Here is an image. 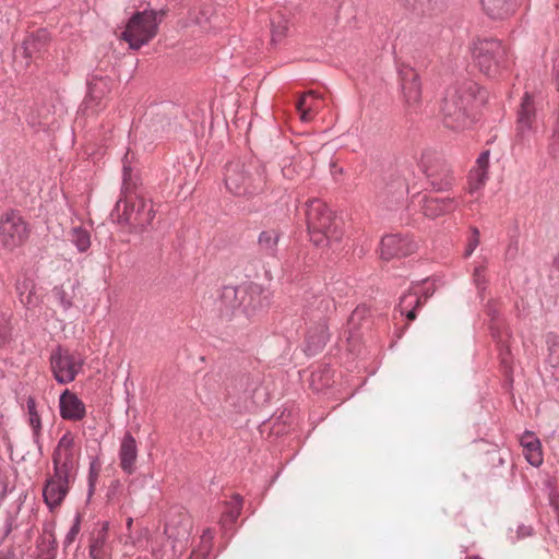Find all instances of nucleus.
Masks as SVG:
<instances>
[{
	"instance_id": "obj_3",
	"label": "nucleus",
	"mask_w": 559,
	"mask_h": 559,
	"mask_svg": "<svg viewBox=\"0 0 559 559\" xmlns=\"http://www.w3.org/2000/svg\"><path fill=\"white\" fill-rule=\"evenodd\" d=\"M224 181L230 193L252 198L266 189L265 166L253 157L229 162L225 166Z\"/></svg>"
},
{
	"instance_id": "obj_9",
	"label": "nucleus",
	"mask_w": 559,
	"mask_h": 559,
	"mask_svg": "<svg viewBox=\"0 0 559 559\" xmlns=\"http://www.w3.org/2000/svg\"><path fill=\"white\" fill-rule=\"evenodd\" d=\"M28 223L19 211L10 210L0 217V246L8 250L23 246L29 237Z\"/></svg>"
},
{
	"instance_id": "obj_45",
	"label": "nucleus",
	"mask_w": 559,
	"mask_h": 559,
	"mask_svg": "<svg viewBox=\"0 0 559 559\" xmlns=\"http://www.w3.org/2000/svg\"><path fill=\"white\" fill-rule=\"evenodd\" d=\"M80 528H81V516L76 515L72 527L70 528V531L68 532V534L66 536L64 543L67 545H71L74 542V539L76 538V536L80 532Z\"/></svg>"
},
{
	"instance_id": "obj_4",
	"label": "nucleus",
	"mask_w": 559,
	"mask_h": 559,
	"mask_svg": "<svg viewBox=\"0 0 559 559\" xmlns=\"http://www.w3.org/2000/svg\"><path fill=\"white\" fill-rule=\"evenodd\" d=\"M306 222L310 240L317 247H329L342 238L334 213L319 199L307 203Z\"/></svg>"
},
{
	"instance_id": "obj_26",
	"label": "nucleus",
	"mask_w": 559,
	"mask_h": 559,
	"mask_svg": "<svg viewBox=\"0 0 559 559\" xmlns=\"http://www.w3.org/2000/svg\"><path fill=\"white\" fill-rule=\"evenodd\" d=\"M16 292L19 294L20 301L26 308L36 307L39 304V297L35 292V283L31 278H23L16 282Z\"/></svg>"
},
{
	"instance_id": "obj_14",
	"label": "nucleus",
	"mask_w": 559,
	"mask_h": 559,
	"mask_svg": "<svg viewBox=\"0 0 559 559\" xmlns=\"http://www.w3.org/2000/svg\"><path fill=\"white\" fill-rule=\"evenodd\" d=\"M416 250V243L407 236L399 234L386 235L381 239L380 255L383 260H392L412 254Z\"/></svg>"
},
{
	"instance_id": "obj_53",
	"label": "nucleus",
	"mask_w": 559,
	"mask_h": 559,
	"mask_svg": "<svg viewBox=\"0 0 559 559\" xmlns=\"http://www.w3.org/2000/svg\"><path fill=\"white\" fill-rule=\"evenodd\" d=\"M132 522H133V521H132V519H131V518H129V519H128V521H127V526H128V528H130V527H131Z\"/></svg>"
},
{
	"instance_id": "obj_54",
	"label": "nucleus",
	"mask_w": 559,
	"mask_h": 559,
	"mask_svg": "<svg viewBox=\"0 0 559 559\" xmlns=\"http://www.w3.org/2000/svg\"><path fill=\"white\" fill-rule=\"evenodd\" d=\"M284 266H285L286 270H288L292 265H290L289 261H286Z\"/></svg>"
},
{
	"instance_id": "obj_41",
	"label": "nucleus",
	"mask_w": 559,
	"mask_h": 559,
	"mask_svg": "<svg viewBox=\"0 0 559 559\" xmlns=\"http://www.w3.org/2000/svg\"><path fill=\"white\" fill-rule=\"evenodd\" d=\"M549 362L555 367L559 364V342L556 337L548 340Z\"/></svg>"
},
{
	"instance_id": "obj_35",
	"label": "nucleus",
	"mask_w": 559,
	"mask_h": 559,
	"mask_svg": "<svg viewBox=\"0 0 559 559\" xmlns=\"http://www.w3.org/2000/svg\"><path fill=\"white\" fill-rule=\"evenodd\" d=\"M52 295L64 310H68L72 307V296L64 289L62 285L55 286L52 289Z\"/></svg>"
},
{
	"instance_id": "obj_48",
	"label": "nucleus",
	"mask_w": 559,
	"mask_h": 559,
	"mask_svg": "<svg viewBox=\"0 0 559 559\" xmlns=\"http://www.w3.org/2000/svg\"><path fill=\"white\" fill-rule=\"evenodd\" d=\"M99 84L105 85V81L99 80V81H96V82L90 84L88 94H90L91 99L100 98V95L98 94V91H97V86Z\"/></svg>"
},
{
	"instance_id": "obj_43",
	"label": "nucleus",
	"mask_w": 559,
	"mask_h": 559,
	"mask_svg": "<svg viewBox=\"0 0 559 559\" xmlns=\"http://www.w3.org/2000/svg\"><path fill=\"white\" fill-rule=\"evenodd\" d=\"M547 153L554 158L559 156V135L550 134L548 136Z\"/></svg>"
},
{
	"instance_id": "obj_52",
	"label": "nucleus",
	"mask_w": 559,
	"mask_h": 559,
	"mask_svg": "<svg viewBox=\"0 0 559 559\" xmlns=\"http://www.w3.org/2000/svg\"><path fill=\"white\" fill-rule=\"evenodd\" d=\"M554 267L559 271V253L554 259Z\"/></svg>"
},
{
	"instance_id": "obj_47",
	"label": "nucleus",
	"mask_w": 559,
	"mask_h": 559,
	"mask_svg": "<svg viewBox=\"0 0 559 559\" xmlns=\"http://www.w3.org/2000/svg\"><path fill=\"white\" fill-rule=\"evenodd\" d=\"M550 134L559 135V107L554 111L551 116Z\"/></svg>"
},
{
	"instance_id": "obj_1",
	"label": "nucleus",
	"mask_w": 559,
	"mask_h": 559,
	"mask_svg": "<svg viewBox=\"0 0 559 559\" xmlns=\"http://www.w3.org/2000/svg\"><path fill=\"white\" fill-rule=\"evenodd\" d=\"M479 86L472 80L450 86L442 99L440 112L445 128L464 130L475 120V100Z\"/></svg>"
},
{
	"instance_id": "obj_50",
	"label": "nucleus",
	"mask_w": 559,
	"mask_h": 559,
	"mask_svg": "<svg viewBox=\"0 0 559 559\" xmlns=\"http://www.w3.org/2000/svg\"><path fill=\"white\" fill-rule=\"evenodd\" d=\"M234 500H235V504H236V511H235V514L234 512L231 513L233 516H237L239 514V508H240V504H241V499L238 495H235L234 496Z\"/></svg>"
},
{
	"instance_id": "obj_18",
	"label": "nucleus",
	"mask_w": 559,
	"mask_h": 559,
	"mask_svg": "<svg viewBox=\"0 0 559 559\" xmlns=\"http://www.w3.org/2000/svg\"><path fill=\"white\" fill-rule=\"evenodd\" d=\"M536 121V105L533 97L525 93L518 109L516 136L522 140L533 131Z\"/></svg>"
},
{
	"instance_id": "obj_31",
	"label": "nucleus",
	"mask_w": 559,
	"mask_h": 559,
	"mask_svg": "<svg viewBox=\"0 0 559 559\" xmlns=\"http://www.w3.org/2000/svg\"><path fill=\"white\" fill-rule=\"evenodd\" d=\"M71 242L80 252H85L91 246L90 233L82 227H74L71 230Z\"/></svg>"
},
{
	"instance_id": "obj_34",
	"label": "nucleus",
	"mask_w": 559,
	"mask_h": 559,
	"mask_svg": "<svg viewBox=\"0 0 559 559\" xmlns=\"http://www.w3.org/2000/svg\"><path fill=\"white\" fill-rule=\"evenodd\" d=\"M130 152L128 151L122 159V190L129 191L131 187L134 185L132 181V168L130 165Z\"/></svg>"
},
{
	"instance_id": "obj_12",
	"label": "nucleus",
	"mask_w": 559,
	"mask_h": 559,
	"mask_svg": "<svg viewBox=\"0 0 559 559\" xmlns=\"http://www.w3.org/2000/svg\"><path fill=\"white\" fill-rule=\"evenodd\" d=\"M408 193V183L406 179L393 173L383 179V183L378 191V201L389 210H394L403 204Z\"/></svg>"
},
{
	"instance_id": "obj_30",
	"label": "nucleus",
	"mask_w": 559,
	"mask_h": 559,
	"mask_svg": "<svg viewBox=\"0 0 559 559\" xmlns=\"http://www.w3.org/2000/svg\"><path fill=\"white\" fill-rule=\"evenodd\" d=\"M255 390V383L249 376L242 374L234 380L233 391L235 394L243 395L246 399L250 397Z\"/></svg>"
},
{
	"instance_id": "obj_57",
	"label": "nucleus",
	"mask_w": 559,
	"mask_h": 559,
	"mask_svg": "<svg viewBox=\"0 0 559 559\" xmlns=\"http://www.w3.org/2000/svg\"><path fill=\"white\" fill-rule=\"evenodd\" d=\"M204 535H209V537H211V530H207Z\"/></svg>"
},
{
	"instance_id": "obj_7",
	"label": "nucleus",
	"mask_w": 559,
	"mask_h": 559,
	"mask_svg": "<svg viewBox=\"0 0 559 559\" xmlns=\"http://www.w3.org/2000/svg\"><path fill=\"white\" fill-rule=\"evenodd\" d=\"M163 14V11L158 13L154 10L135 12L129 19L126 29L121 33V38L129 44L130 49H140L156 36L162 21L158 15Z\"/></svg>"
},
{
	"instance_id": "obj_32",
	"label": "nucleus",
	"mask_w": 559,
	"mask_h": 559,
	"mask_svg": "<svg viewBox=\"0 0 559 559\" xmlns=\"http://www.w3.org/2000/svg\"><path fill=\"white\" fill-rule=\"evenodd\" d=\"M311 97H318L316 92L310 91L307 94L302 95L298 102H297V109L300 112V119L305 122L309 121L311 119V112L316 109L313 104H308L307 98Z\"/></svg>"
},
{
	"instance_id": "obj_55",
	"label": "nucleus",
	"mask_w": 559,
	"mask_h": 559,
	"mask_svg": "<svg viewBox=\"0 0 559 559\" xmlns=\"http://www.w3.org/2000/svg\"><path fill=\"white\" fill-rule=\"evenodd\" d=\"M0 559H9V556L5 554H0Z\"/></svg>"
},
{
	"instance_id": "obj_59",
	"label": "nucleus",
	"mask_w": 559,
	"mask_h": 559,
	"mask_svg": "<svg viewBox=\"0 0 559 559\" xmlns=\"http://www.w3.org/2000/svg\"><path fill=\"white\" fill-rule=\"evenodd\" d=\"M468 559H481V558H479V557H471Z\"/></svg>"
},
{
	"instance_id": "obj_8",
	"label": "nucleus",
	"mask_w": 559,
	"mask_h": 559,
	"mask_svg": "<svg viewBox=\"0 0 559 559\" xmlns=\"http://www.w3.org/2000/svg\"><path fill=\"white\" fill-rule=\"evenodd\" d=\"M114 213H117L118 223L126 224L132 231L143 233L151 226L155 217V210L151 200L135 197L130 200H119Z\"/></svg>"
},
{
	"instance_id": "obj_21",
	"label": "nucleus",
	"mask_w": 559,
	"mask_h": 559,
	"mask_svg": "<svg viewBox=\"0 0 559 559\" xmlns=\"http://www.w3.org/2000/svg\"><path fill=\"white\" fill-rule=\"evenodd\" d=\"M138 457V445L134 437L127 431L121 440L119 449L120 466L127 473H132Z\"/></svg>"
},
{
	"instance_id": "obj_11",
	"label": "nucleus",
	"mask_w": 559,
	"mask_h": 559,
	"mask_svg": "<svg viewBox=\"0 0 559 559\" xmlns=\"http://www.w3.org/2000/svg\"><path fill=\"white\" fill-rule=\"evenodd\" d=\"M84 365V359L79 353L58 345L50 354V368L55 380L59 384H68L74 381Z\"/></svg>"
},
{
	"instance_id": "obj_37",
	"label": "nucleus",
	"mask_w": 559,
	"mask_h": 559,
	"mask_svg": "<svg viewBox=\"0 0 559 559\" xmlns=\"http://www.w3.org/2000/svg\"><path fill=\"white\" fill-rule=\"evenodd\" d=\"M67 492L68 491H43V497L45 499V502L52 510L62 502Z\"/></svg>"
},
{
	"instance_id": "obj_13",
	"label": "nucleus",
	"mask_w": 559,
	"mask_h": 559,
	"mask_svg": "<svg viewBox=\"0 0 559 559\" xmlns=\"http://www.w3.org/2000/svg\"><path fill=\"white\" fill-rule=\"evenodd\" d=\"M335 308V301L329 295H313L306 300L302 318L306 324L328 323V319Z\"/></svg>"
},
{
	"instance_id": "obj_49",
	"label": "nucleus",
	"mask_w": 559,
	"mask_h": 559,
	"mask_svg": "<svg viewBox=\"0 0 559 559\" xmlns=\"http://www.w3.org/2000/svg\"><path fill=\"white\" fill-rule=\"evenodd\" d=\"M518 253V242L515 241L514 243H511L509 245L508 249H507V254L510 255L511 258H514Z\"/></svg>"
},
{
	"instance_id": "obj_10",
	"label": "nucleus",
	"mask_w": 559,
	"mask_h": 559,
	"mask_svg": "<svg viewBox=\"0 0 559 559\" xmlns=\"http://www.w3.org/2000/svg\"><path fill=\"white\" fill-rule=\"evenodd\" d=\"M420 168L432 191H450L454 185V176L450 165L440 156L426 152L420 158Z\"/></svg>"
},
{
	"instance_id": "obj_20",
	"label": "nucleus",
	"mask_w": 559,
	"mask_h": 559,
	"mask_svg": "<svg viewBox=\"0 0 559 559\" xmlns=\"http://www.w3.org/2000/svg\"><path fill=\"white\" fill-rule=\"evenodd\" d=\"M60 416L67 420H81L85 416V405L75 393L66 390L59 399Z\"/></svg>"
},
{
	"instance_id": "obj_16",
	"label": "nucleus",
	"mask_w": 559,
	"mask_h": 559,
	"mask_svg": "<svg viewBox=\"0 0 559 559\" xmlns=\"http://www.w3.org/2000/svg\"><path fill=\"white\" fill-rule=\"evenodd\" d=\"M399 78L404 100L408 107H416L421 99V84L418 73L408 66H401Z\"/></svg>"
},
{
	"instance_id": "obj_19",
	"label": "nucleus",
	"mask_w": 559,
	"mask_h": 559,
	"mask_svg": "<svg viewBox=\"0 0 559 559\" xmlns=\"http://www.w3.org/2000/svg\"><path fill=\"white\" fill-rule=\"evenodd\" d=\"M306 325L307 332L305 352L307 355L313 356L321 352L326 345L330 338L329 328L328 323H312Z\"/></svg>"
},
{
	"instance_id": "obj_38",
	"label": "nucleus",
	"mask_w": 559,
	"mask_h": 559,
	"mask_svg": "<svg viewBox=\"0 0 559 559\" xmlns=\"http://www.w3.org/2000/svg\"><path fill=\"white\" fill-rule=\"evenodd\" d=\"M288 31L287 22L280 21L276 25L272 23V43L276 44L281 41Z\"/></svg>"
},
{
	"instance_id": "obj_33",
	"label": "nucleus",
	"mask_w": 559,
	"mask_h": 559,
	"mask_svg": "<svg viewBox=\"0 0 559 559\" xmlns=\"http://www.w3.org/2000/svg\"><path fill=\"white\" fill-rule=\"evenodd\" d=\"M489 163V152H483L477 158L478 171H477V185L471 188V192L478 189L485 182V171Z\"/></svg>"
},
{
	"instance_id": "obj_27",
	"label": "nucleus",
	"mask_w": 559,
	"mask_h": 559,
	"mask_svg": "<svg viewBox=\"0 0 559 559\" xmlns=\"http://www.w3.org/2000/svg\"><path fill=\"white\" fill-rule=\"evenodd\" d=\"M420 305L421 298L416 293L408 292L400 298L397 310L401 316H405L409 321H413L416 319V309Z\"/></svg>"
},
{
	"instance_id": "obj_6",
	"label": "nucleus",
	"mask_w": 559,
	"mask_h": 559,
	"mask_svg": "<svg viewBox=\"0 0 559 559\" xmlns=\"http://www.w3.org/2000/svg\"><path fill=\"white\" fill-rule=\"evenodd\" d=\"M74 439L70 432L64 433L53 451L55 474L46 480L44 489H68L76 475L73 457Z\"/></svg>"
},
{
	"instance_id": "obj_24",
	"label": "nucleus",
	"mask_w": 559,
	"mask_h": 559,
	"mask_svg": "<svg viewBox=\"0 0 559 559\" xmlns=\"http://www.w3.org/2000/svg\"><path fill=\"white\" fill-rule=\"evenodd\" d=\"M49 41V34L46 29H38L23 40L22 49L26 58H32L40 52Z\"/></svg>"
},
{
	"instance_id": "obj_5",
	"label": "nucleus",
	"mask_w": 559,
	"mask_h": 559,
	"mask_svg": "<svg viewBox=\"0 0 559 559\" xmlns=\"http://www.w3.org/2000/svg\"><path fill=\"white\" fill-rule=\"evenodd\" d=\"M469 50L480 72L489 78H497L509 68L508 49L497 38H476Z\"/></svg>"
},
{
	"instance_id": "obj_22",
	"label": "nucleus",
	"mask_w": 559,
	"mask_h": 559,
	"mask_svg": "<svg viewBox=\"0 0 559 559\" xmlns=\"http://www.w3.org/2000/svg\"><path fill=\"white\" fill-rule=\"evenodd\" d=\"M515 0H480L481 10L492 20H503L514 10Z\"/></svg>"
},
{
	"instance_id": "obj_42",
	"label": "nucleus",
	"mask_w": 559,
	"mask_h": 559,
	"mask_svg": "<svg viewBox=\"0 0 559 559\" xmlns=\"http://www.w3.org/2000/svg\"><path fill=\"white\" fill-rule=\"evenodd\" d=\"M472 236L465 249V255L469 257L479 245V230L477 227H471Z\"/></svg>"
},
{
	"instance_id": "obj_15",
	"label": "nucleus",
	"mask_w": 559,
	"mask_h": 559,
	"mask_svg": "<svg viewBox=\"0 0 559 559\" xmlns=\"http://www.w3.org/2000/svg\"><path fill=\"white\" fill-rule=\"evenodd\" d=\"M192 524L187 512L175 509L166 521L164 533L174 544H182L188 540Z\"/></svg>"
},
{
	"instance_id": "obj_25",
	"label": "nucleus",
	"mask_w": 559,
	"mask_h": 559,
	"mask_svg": "<svg viewBox=\"0 0 559 559\" xmlns=\"http://www.w3.org/2000/svg\"><path fill=\"white\" fill-rule=\"evenodd\" d=\"M521 444L524 450V456L533 466H538L543 462L540 442L532 433H527L521 438Z\"/></svg>"
},
{
	"instance_id": "obj_23",
	"label": "nucleus",
	"mask_w": 559,
	"mask_h": 559,
	"mask_svg": "<svg viewBox=\"0 0 559 559\" xmlns=\"http://www.w3.org/2000/svg\"><path fill=\"white\" fill-rule=\"evenodd\" d=\"M281 237L282 231L280 229L270 228L262 230L258 237L259 251L267 257H276Z\"/></svg>"
},
{
	"instance_id": "obj_51",
	"label": "nucleus",
	"mask_w": 559,
	"mask_h": 559,
	"mask_svg": "<svg viewBox=\"0 0 559 559\" xmlns=\"http://www.w3.org/2000/svg\"><path fill=\"white\" fill-rule=\"evenodd\" d=\"M554 71H555V81H556L557 87L559 90V62L555 66Z\"/></svg>"
},
{
	"instance_id": "obj_44",
	"label": "nucleus",
	"mask_w": 559,
	"mask_h": 559,
	"mask_svg": "<svg viewBox=\"0 0 559 559\" xmlns=\"http://www.w3.org/2000/svg\"><path fill=\"white\" fill-rule=\"evenodd\" d=\"M485 266L479 265L474 270V282L479 290L486 289Z\"/></svg>"
},
{
	"instance_id": "obj_36",
	"label": "nucleus",
	"mask_w": 559,
	"mask_h": 559,
	"mask_svg": "<svg viewBox=\"0 0 559 559\" xmlns=\"http://www.w3.org/2000/svg\"><path fill=\"white\" fill-rule=\"evenodd\" d=\"M369 316V309L365 306L357 307L348 319V325L352 329H357L360 322Z\"/></svg>"
},
{
	"instance_id": "obj_2",
	"label": "nucleus",
	"mask_w": 559,
	"mask_h": 559,
	"mask_svg": "<svg viewBox=\"0 0 559 559\" xmlns=\"http://www.w3.org/2000/svg\"><path fill=\"white\" fill-rule=\"evenodd\" d=\"M267 305L263 289L257 284L226 285L219 295V313L227 321L245 325Z\"/></svg>"
},
{
	"instance_id": "obj_28",
	"label": "nucleus",
	"mask_w": 559,
	"mask_h": 559,
	"mask_svg": "<svg viewBox=\"0 0 559 559\" xmlns=\"http://www.w3.org/2000/svg\"><path fill=\"white\" fill-rule=\"evenodd\" d=\"M108 538V523H103V526L92 537L90 545V556L93 559H102L106 554V543Z\"/></svg>"
},
{
	"instance_id": "obj_29",
	"label": "nucleus",
	"mask_w": 559,
	"mask_h": 559,
	"mask_svg": "<svg viewBox=\"0 0 559 559\" xmlns=\"http://www.w3.org/2000/svg\"><path fill=\"white\" fill-rule=\"evenodd\" d=\"M26 408L28 414V423L32 427L34 437H38L41 431V420L37 412L36 401L34 396H28L26 400Z\"/></svg>"
},
{
	"instance_id": "obj_56",
	"label": "nucleus",
	"mask_w": 559,
	"mask_h": 559,
	"mask_svg": "<svg viewBox=\"0 0 559 559\" xmlns=\"http://www.w3.org/2000/svg\"><path fill=\"white\" fill-rule=\"evenodd\" d=\"M190 559H201L199 555L190 557Z\"/></svg>"
},
{
	"instance_id": "obj_58",
	"label": "nucleus",
	"mask_w": 559,
	"mask_h": 559,
	"mask_svg": "<svg viewBox=\"0 0 559 559\" xmlns=\"http://www.w3.org/2000/svg\"><path fill=\"white\" fill-rule=\"evenodd\" d=\"M29 123H31L32 126H35V124H36V122H35L33 119H32V120H29Z\"/></svg>"
},
{
	"instance_id": "obj_40",
	"label": "nucleus",
	"mask_w": 559,
	"mask_h": 559,
	"mask_svg": "<svg viewBox=\"0 0 559 559\" xmlns=\"http://www.w3.org/2000/svg\"><path fill=\"white\" fill-rule=\"evenodd\" d=\"M102 464L98 459H93L90 463V474H88V489H94L96 486V479L100 472Z\"/></svg>"
},
{
	"instance_id": "obj_39",
	"label": "nucleus",
	"mask_w": 559,
	"mask_h": 559,
	"mask_svg": "<svg viewBox=\"0 0 559 559\" xmlns=\"http://www.w3.org/2000/svg\"><path fill=\"white\" fill-rule=\"evenodd\" d=\"M399 2L405 8L424 13L429 9L431 0H399Z\"/></svg>"
},
{
	"instance_id": "obj_46",
	"label": "nucleus",
	"mask_w": 559,
	"mask_h": 559,
	"mask_svg": "<svg viewBox=\"0 0 559 559\" xmlns=\"http://www.w3.org/2000/svg\"><path fill=\"white\" fill-rule=\"evenodd\" d=\"M486 311L488 317H490L491 321L498 320L500 316L499 308L495 301H489L486 306Z\"/></svg>"
},
{
	"instance_id": "obj_17",
	"label": "nucleus",
	"mask_w": 559,
	"mask_h": 559,
	"mask_svg": "<svg viewBox=\"0 0 559 559\" xmlns=\"http://www.w3.org/2000/svg\"><path fill=\"white\" fill-rule=\"evenodd\" d=\"M419 203L421 213L426 217L435 219L454 212L460 205V200L455 197L433 198L425 194Z\"/></svg>"
}]
</instances>
